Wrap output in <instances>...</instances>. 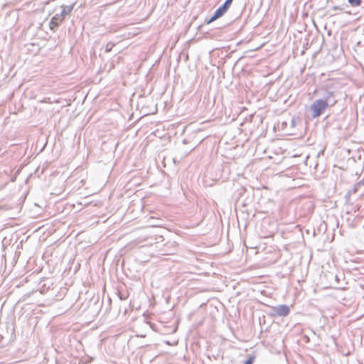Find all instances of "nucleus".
I'll use <instances>...</instances> for the list:
<instances>
[{
  "label": "nucleus",
  "mask_w": 364,
  "mask_h": 364,
  "mask_svg": "<svg viewBox=\"0 0 364 364\" xmlns=\"http://www.w3.org/2000/svg\"><path fill=\"white\" fill-rule=\"evenodd\" d=\"M328 107V102L323 99L314 101L309 107L312 118H316L323 114Z\"/></svg>",
  "instance_id": "f257e3e1"
},
{
  "label": "nucleus",
  "mask_w": 364,
  "mask_h": 364,
  "mask_svg": "<svg viewBox=\"0 0 364 364\" xmlns=\"http://www.w3.org/2000/svg\"><path fill=\"white\" fill-rule=\"evenodd\" d=\"M272 311L274 316H287L290 312V309L287 305L282 304L273 307Z\"/></svg>",
  "instance_id": "f03ea898"
},
{
  "label": "nucleus",
  "mask_w": 364,
  "mask_h": 364,
  "mask_svg": "<svg viewBox=\"0 0 364 364\" xmlns=\"http://www.w3.org/2000/svg\"><path fill=\"white\" fill-rule=\"evenodd\" d=\"M232 0H225L224 4L218 7L216 10V15L223 16L230 8Z\"/></svg>",
  "instance_id": "7ed1b4c3"
},
{
  "label": "nucleus",
  "mask_w": 364,
  "mask_h": 364,
  "mask_svg": "<svg viewBox=\"0 0 364 364\" xmlns=\"http://www.w3.org/2000/svg\"><path fill=\"white\" fill-rule=\"evenodd\" d=\"M63 21L61 16H59L58 14H56L50 21L49 26L51 30H55L58 26L60 23Z\"/></svg>",
  "instance_id": "20e7f679"
},
{
  "label": "nucleus",
  "mask_w": 364,
  "mask_h": 364,
  "mask_svg": "<svg viewBox=\"0 0 364 364\" xmlns=\"http://www.w3.org/2000/svg\"><path fill=\"white\" fill-rule=\"evenodd\" d=\"M73 9V5H69V6H63V10L59 14V16H61L62 19L63 20L65 16L70 14L72 10Z\"/></svg>",
  "instance_id": "39448f33"
},
{
  "label": "nucleus",
  "mask_w": 364,
  "mask_h": 364,
  "mask_svg": "<svg viewBox=\"0 0 364 364\" xmlns=\"http://www.w3.org/2000/svg\"><path fill=\"white\" fill-rule=\"evenodd\" d=\"M333 97H334V92L332 91H328L326 92V95L324 97L325 99H323V100L328 102V105H329V103H331V105H333L336 102V100H331V98H333Z\"/></svg>",
  "instance_id": "423d86ee"
},
{
  "label": "nucleus",
  "mask_w": 364,
  "mask_h": 364,
  "mask_svg": "<svg viewBox=\"0 0 364 364\" xmlns=\"http://www.w3.org/2000/svg\"><path fill=\"white\" fill-rule=\"evenodd\" d=\"M348 3L352 6H358L361 4V0H348Z\"/></svg>",
  "instance_id": "0eeeda50"
},
{
  "label": "nucleus",
  "mask_w": 364,
  "mask_h": 364,
  "mask_svg": "<svg viewBox=\"0 0 364 364\" xmlns=\"http://www.w3.org/2000/svg\"><path fill=\"white\" fill-rule=\"evenodd\" d=\"M114 44L109 42L108 43L107 45H106V47H105V51L107 53H109L112 50V48L114 47Z\"/></svg>",
  "instance_id": "6e6552de"
},
{
  "label": "nucleus",
  "mask_w": 364,
  "mask_h": 364,
  "mask_svg": "<svg viewBox=\"0 0 364 364\" xmlns=\"http://www.w3.org/2000/svg\"><path fill=\"white\" fill-rule=\"evenodd\" d=\"M220 17H221V16H219V15L217 16L216 11H215L213 16L210 18V20L208 21V23H210Z\"/></svg>",
  "instance_id": "1a4fd4ad"
},
{
  "label": "nucleus",
  "mask_w": 364,
  "mask_h": 364,
  "mask_svg": "<svg viewBox=\"0 0 364 364\" xmlns=\"http://www.w3.org/2000/svg\"><path fill=\"white\" fill-rule=\"evenodd\" d=\"M343 9V6H335L332 7V9L334 11H342Z\"/></svg>",
  "instance_id": "9d476101"
},
{
  "label": "nucleus",
  "mask_w": 364,
  "mask_h": 364,
  "mask_svg": "<svg viewBox=\"0 0 364 364\" xmlns=\"http://www.w3.org/2000/svg\"><path fill=\"white\" fill-rule=\"evenodd\" d=\"M254 361V357L249 358L244 364H252Z\"/></svg>",
  "instance_id": "9b49d317"
},
{
  "label": "nucleus",
  "mask_w": 364,
  "mask_h": 364,
  "mask_svg": "<svg viewBox=\"0 0 364 364\" xmlns=\"http://www.w3.org/2000/svg\"><path fill=\"white\" fill-rule=\"evenodd\" d=\"M358 185H364V178L358 183Z\"/></svg>",
  "instance_id": "f8f14e48"
},
{
  "label": "nucleus",
  "mask_w": 364,
  "mask_h": 364,
  "mask_svg": "<svg viewBox=\"0 0 364 364\" xmlns=\"http://www.w3.org/2000/svg\"><path fill=\"white\" fill-rule=\"evenodd\" d=\"M119 298H120V299H125V297H123V296H122V295L119 296Z\"/></svg>",
  "instance_id": "ddd939ff"
}]
</instances>
